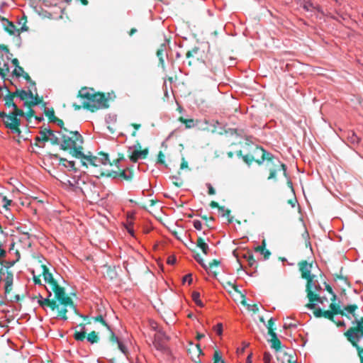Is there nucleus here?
I'll use <instances>...</instances> for the list:
<instances>
[{
	"mask_svg": "<svg viewBox=\"0 0 363 363\" xmlns=\"http://www.w3.org/2000/svg\"><path fill=\"white\" fill-rule=\"evenodd\" d=\"M54 297L47 296L43 298L39 294L38 303L53 318L66 320L69 308H74L72 299L66 294L65 289L53 293Z\"/></svg>",
	"mask_w": 363,
	"mask_h": 363,
	"instance_id": "f257e3e1",
	"label": "nucleus"
},
{
	"mask_svg": "<svg viewBox=\"0 0 363 363\" xmlns=\"http://www.w3.org/2000/svg\"><path fill=\"white\" fill-rule=\"evenodd\" d=\"M61 149L69 150L76 158L82 155V144L84 143L82 135L77 130L72 131L67 128L62 130Z\"/></svg>",
	"mask_w": 363,
	"mask_h": 363,
	"instance_id": "f03ea898",
	"label": "nucleus"
},
{
	"mask_svg": "<svg viewBox=\"0 0 363 363\" xmlns=\"http://www.w3.org/2000/svg\"><path fill=\"white\" fill-rule=\"evenodd\" d=\"M254 155L255 156H260V160H256L257 163L262 164L264 161L266 162V168L269 172L268 179H275L277 173L281 170H283L284 175H286V165L262 147H256Z\"/></svg>",
	"mask_w": 363,
	"mask_h": 363,
	"instance_id": "7ed1b4c3",
	"label": "nucleus"
},
{
	"mask_svg": "<svg viewBox=\"0 0 363 363\" xmlns=\"http://www.w3.org/2000/svg\"><path fill=\"white\" fill-rule=\"evenodd\" d=\"M84 108L95 111L106 107V99L99 93H95L92 89L84 88L79 92Z\"/></svg>",
	"mask_w": 363,
	"mask_h": 363,
	"instance_id": "20e7f679",
	"label": "nucleus"
},
{
	"mask_svg": "<svg viewBox=\"0 0 363 363\" xmlns=\"http://www.w3.org/2000/svg\"><path fill=\"white\" fill-rule=\"evenodd\" d=\"M80 193L91 200L92 202H98L101 199V185L89 179L82 182V187H78Z\"/></svg>",
	"mask_w": 363,
	"mask_h": 363,
	"instance_id": "39448f33",
	"label": "nucleus"
},
{
	"mask_svg": "<svg viewBox=\"0 0 363 363\" xmlns=\"http://www.w3.org/2000/svg\"><path fill=\"white\" fill-rule=\"evenodd\" d=\"M23 111H9V113H5L3 117V122L6 128L10 129L11 132L21 136V131L19 129L21 125L20 118L18 116H23Z\"/></svg>",
	"mask_w": 363,
	"mask_h": 363,
	"instance_id": "423d86ee",
	"label": "nucleus"
},
{
	"mask_svg": "<svg viewBox=\"0 0 363 363\" xmlns=\"http://www.w3.org/2000/svg\"><path fill=\"white\" fill-rule=\"evenodd\" d=\"M78 159L81 160L82 166L88 167L89 166L98 167L101 164L106 165L109 163L108 155L104 152H99L97 156L93 155L91 152L88 155H82Z\"/></svg>",
	"mask_w": 363,
	"mask_h": 363,
	"instance_id": "0eeeda50",
	"label": "nucleus"
},
{
	"mask_svg": "<svg viewBox=\"0 0 363 363\" xmlns=\"http://www.w3.org/2000/svg\"><path fill=\"white\" fill-rule=\"evenodd\" d=\"M41 268L42 275L45 283V289L49 296H52V293L57 292L64 289L57 284V282L53 278L52 274L50 272L49 269L45 265H41Z\"/></svg>",
	"mask_w": 363,
	"mask_h": 363,
	"instance_id": "6e6552de",
	"label": "nucleus"
},
{
	"mask_svg": "<svg viewBox=\"0 0 363 363\" xmlns=\"http://www.w3.org/2000/svg\"><path fill=\"white\" fill-rule=\"evenodd\" d=\"M75 333H74V339L78 342H84L86 338V330L84 324H80L74 328ZM86 340L91 344L97 343L99 340L98 334L95 331L89 333L86 337Z\"/></svg>",
	"mask_w": 363,
	"mask_h": 363,
	"instance_id": "1a4fd4ad",
	"label": "nucleus"
},
{
	"mask_svg": "<svg viewBox=\"0 0 363 363\" xmlns=\"http://www.w3.org/2000/svg\"><path fill=\"white\" fill-rule=\"evenodd\" d=\"M314 277L315 276H312L306 279L308 281L306 285L307 296L310 302L315 301L323 303L324 298L316 294V292L320 289V286L317 284V281L314 280ZM325 300L327 299L325 298Z\"/></svg>",
	"mask_w": 363,
	"mask_h": 363,
	"instance_id": "9d476101",
	"label": "nucleus"
},
{
	"mask_svg": "<svg viewBox=\"0 0 363 363\" xmlns=\"http://www.w3.org/2000/svg\"><path fill=\"white\" fill-rule=\"evenodd\" d=\"M352 324H356L357 328H350L345 333V335L347 337V340L350 338L352 340L360 341L363 338V318H361L359 320L355 318L352 321Z\"/></svg>",
	"mask_w": 363,
	"mask_h": 363,
	"instance_id": "9b49d317",
	"label": "nucleus"
},
{
	"mask_svg": "<svg viewBox=\"0 0 363 363\" xmlns=\"http://www.w3.org/2000/svg\"><path fill=\"white\" fill-rule=\"evenodd\" d=\"M14 94L20 99V100L24 101V105H31L36 106L40 103V99L38 98V95L35 96L33 93L28 90V91L24 90H18L16 89Z\"/></svg>",
	"mask_w": 363,
	"mask_h": 363,
	"instance_id": "f8f14e48",
	"label": "nucleus"
},
{
	"mask_svg": "<svg viewBox=\"0 0 363 363\" xmlns=\"http://www.w3.org/2000/svg\"><path fill=\"white\" fill-rule=\"evenodd\" d=\"M299 270L301 273V277L303 279H307L313 275L311 274L312 264L308 263L306 261L301 262L298 264Z\"/></svg>",
	"mask_w": 363,
	"mask_h": 363,
	"instance_id": "ddd939ff",
	"label": "nucleus"
},
{
	"mask_svg": "<svg viewBox=\"0 0 363 363\" xmlns=\"http://www.w3.org/2000/svg\"><path fill=\"white\" fill-rule=\"evenodd\" d=\"M358 308L357 306L355 304H350L345 306L342 309V315H345V317L351 319L352 317L357 318L355 311Z\"/></svg>",
	"mask_w": 363,
	"mask_h": 363,
	"instance_id": "4468645a",
	"label": "nucleus"
},
{
	"mask_svg": "<svg viewBox=\"0 0 363 363\" xmlns=\"http://www.w3.org/2000/svg\"><path fill=\"white\" fill-rule=\"evenodd\" d=\"M62 130H60V131L54 133L50 130V134L48 137V141H50L52 145H58L61 147Z\"/></svg>",
	"mask_w": 363,
	"mask_h": 363,
	"instance_id": "2eb2a0df",
	"label": "nucleus"
},
{
	"mask_svg": "<svg viewBox=\"0 0 363 363\" xmlns=\"http://www.w3.org/2000/svg\"><path fill=\"white\" fill-rule=\"evenodd\" d=\"M15 96H16V94L13 93L12 94H7L4 97V101H5L4 106L8 108H11L9 111H21L18 108L17 106L13 102V98Z\"/></svg>",
	"mask_w": 363,
	"mask_h": 363,
	"instance_id": "dca6fc26",
	"label": "nucleus"
},
{
	"mask_svg": "<svg viewBox=\"0 0 363 363\" xmlns=\"http://www.w3.org/2000/svg\"><path fill=\"white\" fill-rule=\"evenodd\" d=\"M4 30L8 32L11 35H16V33L18 32V34H19V30L24 31L27 30V27L26 26H22L20 29L16 30L15 26L13 24L12 22L9 21L8 19H6L5 23V27L3 28Z\"/></svg>",
	"mask_w": 363,
	"mask_h": 363,
	"instance_id": "f3484780",
	"label": "nucleus"
},
{
	"mask_svg": "<svg viewBox=\"0 0 363 363\" xmlns=\"http://www.w3.org/2000/svg\"><path fill=\"white\" fill-rule=\"evenodd\" d=\"M147 154H148L147 150H134L131 152L130 159L132 162H136L137 161H138L140 159L145 158L146 156L147 155Z\"/></svg>",
	"mask_w": 363,
	"mask_h": 363,
	"instance_id": "a211bd4d",
	"label": "nucleus"
},
{
	"mask_svg": "<svg viewBox=\"0 0 363 363\" xmlns=\"http://www.w3.org/2000/svg\"><path fill=\"white\" fill-rule=\"evenodd\" d=\"M167 55V45L166 43L161 44L160 48L157 51V56L159 58L160 64L162 67L164 69V56Z\"/></svg>",
	"mask_w": 363,
	"mask_h": 363,
	"instance_id": "6ab92c4d",
	"label": "nucleus"
},
{
	"mask_svg": "<svg viewBox=\"0 0 363 363\" xmlns=\"http://www.w3.org/2000/svg\"><path fill=\"white\" fill-rule=\"evenodd\" d=\"M84 180L83 179H73V180H67V184L71 190L74 191L76 194H79L80 190L78 187H82V182Z\"/></svg>",
	"mask_w": 363,
	"mask_h": 363,
	"instance_id": "aec40b11",
	"label": "nucleus"
},
{
	"mask_svg": "<svg viewBox=\"0 0 363 363\" xmlns=\"http://www.w3.org/2000/svg\"><path fill=\"white\" fill-rule=\"evenodd\" d=\"M196 246L199 247L203 254L208 255L209 252V247L208 243L203 239L202 238L199 237L197 238L196 240Z\"/></svg>",
	"mask_w": 363,
	"mask_h": 363,
	"instance_id": "412c9836",
	"label": "nucleus"
},
{
	"mask_svg": "<svg viewBox=\"0 0 363 363\" xmlns=\"http://www.w3.org/2000/svg\"><path fill=\"white\" fill-rule=\"evenodd\" d=\"M272 339L270 340L271 347L276 350H279L281 348V342L277 338V334L274 332H272V335H270Z\"/></svg>",
	"mask_w": 363,
	"mask_h": 363,
	"instance_id": "4be33fe9",
	"label": "nucleus"
},
{
	"mask_svg": "<svg viewBox=\"0 0 363 363\" xmlns=\"http://www.w3.org/2000/svg\"><path fill=\"white\" fill-rule=\"evenodd\" d=\"M191 350L197 354V357H196V359H194L192 357V359L193 361L194 362V363H202L201 359H199V356L201 354H203V352H202V350L200 348L199 345H192V348L191 349H189V352L191 353Z\"/></svg>",
	"mask_w": 363,
	"mask_h": 363,
	"instance_id": "5701e85b",
	"label": "nucleus"
},
{
	"mask_svg": "<svg viewBox=\"0 0 363 363\" xmlns=\"http://www.w3.org/2000/svg\"><path fill=\"white\" fill-rule=\"evenodd\" d=\"M99 323L104 327L107 328L108 330H111L110 326L107 324V323L106 322V320H104L103 316L101 315L95 316V317H92L91 321L88 322V323Z\"/></svg>",
	"mask_w": 363,
	"mask_h": 363,
	"instance_id": "b1692460",
	"label": "nucleus"
},
{
	"mask_svg": "<svg viewBox=\"0 0 363 363\" xmlns=\"http://www.w3.org/2000/svg\"><path fill=\"white\" fill-rule=\"evenodd\" d=\"M50 134V129L48 127L42 128L39 132L42 143L44 144L45 142L48 141V137Z\"/></svg>",
	"mask_w": 363,
	"mask_h": 363,
	"instance_id": "393cba45",
	"label": "nucleus"
},
{
	"mask_svg": "<svg viewBox=\"0 0 363 363\" xmlns=\"http://www.w3.org/2000/svg\"><path fill=\"white\" fill-rule=\"evenodd\" d=\"M347 140L352 145H357L360 140L359 138L354 131H350L347 134Z\"/></svg>",
	"mask_w": 363,
	"mask_h": 363,
	"instance_id": "a878e982",
	"label": "nucleus"
},
{
	"mask_svg": "<svg viewBox=\"0 0 363 363\" xmlns=\"http://www.w3.org/2000/svg\"><path fill=\"white\" fill-rule=\"evenodd\" d=\"M352 345L353 347H354L357 351V354H358V356L359 357V359H362L363 358V348L359 347V345H358V342L359 341H355V340H352L350 338H349V340H348Z\"/></svg>",
	"mask_w": 363,
	"mask_h": 363,
	"instance_id": "bb28decb",
	"label": "nucleus"
},
{
	"mask_svg": "<svg viewBox=\"0 0 363 363\" xmlns=\"http://www.w3.org/2000/svg\"><path fill=\"white\" fill-rule=\"evenodd\" d=\"M59 165L63 166L67 168L69 170L73 169L74 167V161H68L66 159H60Z\"/></svg>",
	"mask_w": 363,
	"mask_h": 363,
	"instance_id": "cd10ccee",
	"label": "nucleus"
},
{
	"mask_svg": "<svg viewBox=\"0 0 363 363\" xmlns=\"http://www.w3.org/2000/svg\"><path fill=\"white\" fill-rule=\"evenodd\" d=\"M200 293L198 292V291H193L192 292V294H191V297H192V299L193 301L195 302V303L199 306V307H203V302L201 301V300L200 299Z\"/></svg>",
	"mask_w": 363,
	"mask_h": 363,
	"instance_id": "c85d7f7f",
	"label": "nucleus"
},
{
	"mask_svg": "<svg viewBox=\"0 0 363 363\" xmlns=\"http://www.w3.org/2000/svg\"><path fill=\"white\" fill-rule=\"evenodd\" d=\"M302 8L308 12H313L315 9V6L311 1H306L303 3Z\"/></svg>",
	"mask_w": 363,
	"mask_h": 363,
	"instance_id": "c756f323",
	"label": "nucleus"
},
{
	"mask_svg": "<svg viewBox=\"0 0 363 363\" xmlns=\"http://www.w3.org/2000/svg\"><path fill=\"white\" fill-rule=\"evenodd\" d=\"M257 251L259 252L260 254L264 255L265 259H268V257L270 255V252L265 249L264 242H263L262 245H259L257 247Z\"/></svg>",
	"mask_w": 363,
	"mask_h": 363,
	"instance_id": "7c9ffc66",
	"label": "nucleus"
},
{
	"mask_svg": "<svg viewBox=\"0 0 363 363\" xmlns=\"http://www.w3.org/2000/svg\"><path fill=\"white\" fill-rule=\"evenodd\" d=\"M133 223L132 220H130V218H128L127 223L125 224V228L130 235L134 236V230L133 228Z\"/></svg>",
	"mask_w": 363,
	"mask_h": 363,
	"instance_id": "2f4dec72",
	"label": "nucleus"
},
{
	"mask_svg": "<svg viewBox=\"0 0 363 363\" xmlns=\"http://www.w3.org/2000/svg\"><path fill=\"white\" fill-rule=\"evenodd\" d=\"M220 261H218V260H213L211 262L209 263V267H208V269H209V271L213 274L214 276L216 275V272L215 271H213V269L215 267H217L220 265Z\"/></svg>",
	"mask_w": 363,
	"mask_h": 363,
	"instance_id": "473e14b6",
	"label": "nucleus"
},
{
	"mask_svg": "<svg viewBox=\"0 0 363 363\" xmlns=\"http://www.w3.org/2000/svg\"><path fill=\"white\" fill-rule=\"evenodd\" d=\"M330 308H331L332 312L334 314H340L341 315L342 309V308L339 305H337L336 303H332L330 305Z\"/></svg>",
	"mask_w": 363,
	"mask_h": 363,
	"instance_id": "72a5a7b5",
	"label": "nucleus"
},
{
	"mask_svg": "<svg viewBox=\"0 0 363 363\" xmlns=\"http://www.w3.org/2000/svg\"><path fill=\"white\" fill-rule=\"evenodd\" d=\"M9 73V66L8 62H4V67H0V75L4 78Z\"/></svg>",
	"mask_w": 363,
	"mask_h": 363,
	"instance_id": "f704fd0d",
	"label": "nucleus"
},
{
	"mask_svg": "<svg viewBox=\"0 0 363 363\" xmlns=\"http://www.w3.org/2000/svg\"><path fill=\"white\" fill-rule=\"evenodd\" d=\"M23 73H24L23 69L19 65H17V67L13 69L12 74L16 77H20Z\"/></svg>",
	"mask_w": 363,
	"mask_h": 363,
	"instance_id": "c9c22d12",
	"label": "nucleus"
},
{
	"mask_svg": "<svg viewBox=\"0 0 363 363\" xmlns=\"http://www.w3.org/2000/svg\"><path fill=\"white\" fill-rule=\"evenodd\" d=\"M31 106H32L31 105H29L28 107V110L26 112L23 111V116H25L27 120H29L30 118H31L34 114V111L31 108Z\"/></svg>",
	"mask_w": 363,
	"mask_h": 363,
	"instance_id": "e433bc0d",
	"label": "nucleus"
},
{
	"mask_svg": "<svg viewBox=\"0 0 363 363\" xmlns=\"http://www.w3.org/2000/svg\"><path fill=\"white\" fill-rule=\"evenodd\" d=\"M180 121L185 124L187 128H192L195 125L193 119H184L182 118Z\"/></svg>",
	"mask_w": 363,
	"mask_h": 363,
	"instance_id": "4c0bfd02",
	"label": "nucleus"
},
{
	"mask_svg": "<svg viewBox=\"0 0 363 363\" xmlns=\"http://www.w3.org/2000/svg\"><path fill=\"white\" fill-rule=\"evenodd\" d=\"M274 323H275V319L273 318H271L268 320L267 324L266 325V326H267V329L269 330V335H272V332H274L272 327L274 325Z\"/></svg>",
	"mask_w": 363,
	"mask_h": 363,
	"instance_id": "58836bf2",
	"label": "nucleus"
},
{
	"mask_svg": "<svg viewBox=\"0 0 363 363\" xmlns=\"http://www.w3.org/2000/svg\"><path fill=\"white\" fill-rule=\"evenodd\" d=\"M333 314L334 313L330 311H325L323 312V317L328 318V319L333 320V322H335V320H333V318H334Z\"/></svg>",
	"mask_w": 363,
	"mask_h": 363,
	"instance_id": "ea45409f",
	"label": "nucleus"
},
{
	"mask_svg": "<svg viewBox=\"0 0 363 363\" xmlns=\"http://www.w3.org/2000/svg\"><path fill=\"white\" fill-rule=\"evenodd\" d=\"M11 202H12L11 200L7 199L6 196H4L2 198L3 207L6 208V209L8 208V207L9 206H11Z\"/></svg>",
	"mask_w": 363,
	"mask_h": 363,
	"instance_id": "a19ab883",
	"label": "nucleus"
},
{
	"mask_svg": "<svg viewBox=\"0 0 363 363\" xmlns=\"http://www.w3.org/2000/svg\"><path fill=\"white\" fill-rule=\"evenodd\" d=\"M195 259L206 269H207L206 265L203 262V259L199 255H196L194 256Z\"/></svg>",
	"mask_w": 363,
	"mask_h": 363,
	"instance_id": "79ce46f5",
	"label": "nucleus"
},
{
	"mask_svg": "<svg viewBox=\"0 0 363 363\" xmlns=\"http://www.w3.org/2000/svg\"><path fill=\"white\" fill-rule=\"evenodd\" d=\"M119 177H123L125 179L128 180L131 177V173L129 172L128 174L126 172L125 170H123L121 172L119 173Z\"/></svg>",
	"mask_w": 363,
	"mask_h": 363,
	"instance_id": "37998d69",
	"label": "nucleus"
},
{
	"mask_svg": "<svg viewBox=\"0 0 363 363\" xmlns=\"http://www.w3.org/2000/svg\"><path fill=\"white\" fill-rule=\"evenodd\" d=\"M242 158H243V160L247 164H250V162H252V160L256 161L257 160V159H255V157L252 156V155H245V156H243Z\"/></svg>",
	"mask_w": 363,
	"mask_h": 363,
	"instance_id": "c03bdc74",
	"label": "nucleus"
},
{
	"mask_svg": "<svg viewBox=\"0 0 363 363\" xmlns=\"http://www.w3.org/2000/svg\"><path fill=\"white\" fill-rule=\"evenodd\" d=\"M193 225H194V227L196 230H201V228H202V223H201V222L200 220H194L193 221Z\"/></svg>",
	"mask_w": 363,
	"mask_h": 363,
	"instance_id": "a18cd8bd",
	"label": "nucleus"
},
{
	"mask_svg": "<svg viewBox=\"0 0 363 363\" xmlns=\"http://www.w3.org/2000/svg\"><path fill=\"white\" fill-rule=\"evenodd\" d=\"M214 330L216 331V333L218 335H220L222 334V332H223V325L221 323H218L215 327H214Z\"/></svg>",
	"mask_w": 363,
	"mask_h": 363,
	"instance_id": "49530a36",
	"label": "nucleus"
},
{
	"mask_svg": "<svg viewBox=\"0 0 363 363\" xmlns=\"http://www.w3.org/2000/svg\"><path fill=\"white\" fill-rule=\"evenodd\" d=\"M284 356L288 363H297L296 360L294 359L292 355L285 353Z\"/></svg>",
	"mask_w": 363,
	"mask_h": 363,
	"instance_id": "de8ad7c7",
	"label": "nucleus"
},
{
	"mask_svg": "<svg viewBox=\"0 0 363 363\" xmlns=\"http://www.w3.org/2000/svg\"><path fill=\"white\" fill-rule=\"evenodd\" d=\"M45 113H46V115L50 118L51 121H55V118L56 117L55 116L54 111H52V110L50 111L48 109V110L45 111Z\"/></svg>",
	"mask_w": 363,
	"mask_h": 363,
	"instance_id": "09e8293b",
	"label": "nucleus"
},
{
	"mask_svg": "<svg viewBox=\"0 0 363 363\" xmlns=\"http://www.w3.org/2000/svg\"><path fill=\"white\" fill-rule=\"evenodd\" d=\"M6 255V250L2 247V245L0 244V264H3L2 258L5 257Z\"/></svg>",
	"mask_w": 363,
	"mask_h": 363,
	"instance_id": "8fccbe9b",
	"label": "nucleus"
},
{
	"mask_svg": "<svg viewBox=\"0 0 363 363\" xmlns=\"http://www.w3.org/2000/svg\"><path fill=\"white\" fill-rule=\"evenodd\" d=\"M271 359L272 355L269 352H264L263 357V360L264 363H269L271 362Z\"/></svg>",
	"mask_w": 363,
	"mask_h": 363,
	"instance_id": "3c124183",
	"label": "nucleus"
},
{
	"mask_svg": "<svg viewBox=\"0 0 363 363\" xmlns=\"http://www.w3.org/2000/svg\"><path fill=\"white\" fill-rule=\"evenodd\" d=\"M247 258V262H248V264L250 267H252L255 264V260L254 259L252 255H249L247 257H246Z\"/></svg>",
	"mask_w": 363,
	"mask_h": 363,
	"instance_id": "603ef678",
	"label": "nucleus"
},
{
	"mask_svg": "<svg viewBox=\"0 0 363 363\" xmlns=\"http://www.w3.org/2000/svg\"><path fill=\"white\" fill-rule=\"evenodd\" d=\"M184 282H188L190 284L192 282L191 274H186L183 277Z\"/></svg>",
	"mask_w": 363,
	"mask_h": 363,
	"instance_id": "864d4df0",
	"label": "nucleus"
},
{
	"mask_svg": "<svg viewBox=\"0 0 363 363\" xmlns=\"http://www.w3.org/2000/svg\"><path fill=\"white\" fill-rule=\"evenodd\" d=\"M206 186L208 189V194L210 195H213L216 194L215 189H213V187L212 186V185L210 183H207Z\"/></svg>",
	"mask_w": 363,
	"mask_h": 363,
	"instance_id": "5fc2aeb1",
	"label": "nucleus"
},
{
	"mask_svg": "<svg viewBox=\"0 0 363 363\" xmlns=\"http://www.w3.org/2000/svg\"><path fill=\"white\" fill-rule=\"evenodd\" d=\"M198 50H199L198 48H195L192 50L187 52V53L186 55V57H190L193 56L194 54L197 53Z\"/></svg>",
	"mask_w": 363,
	"mask_h": 363,
	"instance_id": "6e6d98bb",
	"label": "nucleus"
},
{
	"mask_svg": "<svg viewBox=\"0 0 363 363\" xmlns=\"http://www.w3.org/2000/svg\"><path fill=\"white\" fill-rule=\"evenodd\" d=\"M214 361H223L218 351H216L213 354Z\"/></svg>",
	"mask_w": 363,
	"mask_h": 363,
	"instance_id": "4d7b16f0",
	"label": "nucleus"
},
{
	"mask_svg": "<svg viewBox=\"0 0 363 363\" xmlns=\"http://www.w3.org/2000/svg\"><path fill=\"white\" fill-rule=\"evenodd\" d=\"M21 76H23L28 81V83H30V84H32L33 86L35 85V83L33 82H31L30 77H29V75L27 73H26L24 72V73H23V74Z\"/></svg>",
	"mask_w": 363,
	"mask_h": 363,
	"instance_id": "13d9d810",
	"label": "nucleus"
},
{
	"mask_svg": "<svg viewBox=\"0 0 363 363\" xmlns=\"http://www.w3.org/2000/svg\"><path fill=\"white\" fill-rule=\"evenodd\" d=\"M284 328H296V323H284Z\"/></svg>",
	"mask_w": 363,
	"mask_h": 363,
	"instance_id": "bf43d9fd",
	"label": "nucleus"
},
{
	"mask_svg": "<svg viewBox=\"0 0 363 363\" xmlns=\"http://www.w3.org/2000/svg\"><path fill=\"white\" fill-rule=\"evenodd\" d=\"M6 18L4 17H1L0 16V30H3L4 27H5Z\"/></svg>",
	"mask_w": 363,
	"mask_h": 363,
	"instance_id": "052dcab7",
	"label": "nucleus"
},
{
	"mask_svg": "<svg viewBox=\"0 0 363 363\" xmlns=\"http://www.w3.org/2000/svg\"><path fill=\"white\" fill-rule=\"evenodd\" d=\"M314 315L317 318L323 316V311L320 308H318L313 312Z\"/></svg>",
	"mask_w": 363,
	"mask_h": 363,
	"instance_id": "680f3d73",
	"label": "nucleus"
},
{
	"mask_svg": "<svg viewBox=\"0 0 363 363\" xmlns=\"http://www.w3.org/2000/svg\"><path fill=\"white\" fill-rule=\"evenodd\" d=\"M326 289H327L328 291L332 295V296H333L332 300L335 299L336 298V295L334 294L332 288L330 286L327 285L326 286Z\"/></svg>",
	"mask_w": 363,
	"mask_h": 363,
	"instance_id": "e2e57ef3",
	"label": "nucleus"
},
{
	"mask_svg": "<svg viewBox=\"0 0 363 363\" xmlns=\"http://www.w3.org/2000/svg\"><path fill=\"white\" fill-rule=\"evenodd\" d=\"M53 121L56 122L57 123V125L61 128V130H64L65 128L62 127L64 123L62 120L55 118V121Z\"/></svg>",
	"mask_w": 363,
	"mask_h": 363,
	"instance_id": "0e129e2a",
	"label": "nucleus"
},
{
	"mask_svg": "<svg viewBox=\"0 0 363 363\" xmlns=\"http://www.w3.org/2000/svg\"><path fill=\"white\" fill-rule=\"evenodd\" d=\"M119 173H120V172H113H113H109V173L107 174V176H108V177H113V178H116V177H119Z\"/></svg>",
	"mask_w": 363,
	"mask_h": 363,
	"instance_id": "69168bd1",
	"label": "nucleus"
},
{
	"mask_svg": "<svg viewBox=\"0 0 363 363\" xmlns=\"http://www.w3.org/2000/svg\"><path fill=\"white\" fill-rule=\"evenodd\" d=\"M187 167H188V162L185 160L184 158H182V164H181L180 168L182 169H186Z\"/></svg>",
	"mask_w": 363,
	"mask_h": 363,
	"instance_id": "338daca9",
	"label": "nucleus"
},
{
	"mask_svg": "<svg viewBox=\"0 0 363 363\" xmlns=\"http://www.w3.org/2000/svg\"><path fill=\"white\" fill-rule=\"evenodd\" d=\"M33 280L35 284L42 285L41 280L37 277L35 274L33 275Z\"/></svg>",
	"mask_w": 363,
	"mask_h": 363,
	"instance_id": "774afa93",
	"label": "nucleus"
}]
</instances>
